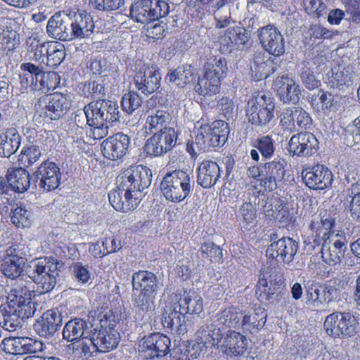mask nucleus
<instances>
[{
    "mask_svg": "<svg viewBox=\"0 0 360 360\" xmlns=\"http://www.w3.org/2000/svg\"><path fill=\"white\" fill-rule=\"evenodd\" d=\"M253 146L266 159L272 158L276 150L275 141L269 135L262 136L257 139L254 142Z\"/></svg>",
    "mask_w": 360,
    "mask_h": 360,
    "instance_id": "nucleus-52",
    "label": "nucleus"
},
{
    "mask_svg": "<svg viewBox=\"0 0 360 360\" xmlns=\"http://www.w3.org/2000/svg\"><path fill=\"white\" fill-rule=\"evenodd\" d=\"M62 309L54 308L44 312L34 328L41 337L51 338L59 331L63 325Z\"/></svg>",
    "mask_w": 360,
    "mask_h": 360,
    "instance_id": "nucleus-21",
    "label": "nucleus"
},
{
    "mask_svg": "<svg viewBox=\"0 0 360 360\" xmlns=\"http://www.w3.org/2000/svg\"><path fill=\"white\" fill-rule=\"evenodd\" d=\"M193 186V176L191 174L176 169L165 174L161 181L160 189L167 200L180 202L190 195Z\"/></svg>",
    "mask_w": 360,
    "mask_h": 360,
    "instance_id": "nucleus-3",
    "label": "nucleus"
},
{
    "mask_svg": "<svg viewBox=\"0 0 360 360\" xmlns=\"http://www.w3.org/2000/svg\"><path fill=\"white\" fill-rule=\"evenodd\" d=\"M319 142L315 135L309 131H302L293 135L288 144V150L292 155L309 157L319 149Z\"/></svg>",
    "mask_w": 360,
    "mask_h": 360,
    "instance_id": "nucleus-15",
    "label": "nucleus"
},
{
    "mask_svg": "<svg viewBox=\"0 0 360 360\" xmlns=\"http://www.w3.org/2000/svg\"><path fill=\"white\" fill-rule=\"evenodd\" d=\"M303 181L309 188L322 190L331 185L332 172L323 165H317L302 173Z\"/></svg>",
    "mask_w": 360,
    "mask_h": 360,
    "instance_id": "nucleus-29",
    "label": "nucleus"
},
{
    "mask_svg": "<svg viewBox=\"0 0 360 360\" xmlns=\"http://www.w3.org/2000/svg\"><path fill=\"white\" fill-rule=\"evenodd\" d=\"M177 132L173 127L165 128L162 131L155 132L144 146V151L151 156H161L175 146Z\"/></svg>",
    "mask_w": 360,
    "mask_h": 360,
    "instance_id": "nucleus-12",
    "label": "nucleus"
},
{
    "mask_svg": "<svg viewBox=\"0 0 360 360\" xmlns=\"http://www.w3.org/2000/svg\"><path fill=\"white\" fill-rule=\"evenodd\" d=\"M286 162L278 159L264 164V176L260 179V185L267 191L277 189L278 183L281 182L285 174Z\"/></svg>",
    "mask_w": 360,
    "mask_h": 360,
    "instance_id": "nucleus-27",
    "label": "nucleus"
},
{
    "mask_svg": "<svg viewBox=\"0 0 360 360\" xmlns=\"http://www.w3.org/2000/svg\"><path fill=\"white\" fill-rule=\"evenodd\" d=\"M284 286L269 285L265 279H259L257 285L256 294L261 300H267L271 303L278 302Z\"/></svg>",
    "mask_w": 360,
    "mask_h": 360,
    "instance_id": "nucleus-42",
    "label": "nucleus"
},
{
    "mask_svg": "<svg viewBox=\"0 0 360 360\" xmlns=\"http://www.w3.org/2000/svg\"><path fill=\"white\" fill-rule=\"evenodd\" d=\"M347 240L345 236L332 235L328 240L321 244V257L330 266L340 264L347 250Z\"/></svg>",
    "mask_w": 360,
    "mask_h": 360,
    "instance_id": "nucleus-18",
    "label": "nucleus"
},
{
    "mask_svg": "<svg viewBox=\"0 0 360 360\" xmlns=\"http://www.w3.org/2000/svg\"><path fill=\"white\" fill-rule=\"evenodd\" d=\"M264 212L281 221H288L289 214L288 210L283 209L282 204L278 200L267 202L264 206Z\"/></svg>",
    "mask_w": 360,
    "mask_h": 360,
    "instance_id": "nucleus-51",
    "label": "nucleus"
},
{
    "mask_svg": "<svg viewBox=\"0 0 360 360\" xmlns=\"http://www.w3.org/2000/svg\"><path fill=\"white\" fill-rule=\"evenodd\" d=\"M334 224V217L326 210L321 211L318 215L312 216L309 228L314 233V241L316 244H322L332 238V235H335L333 232H330Z\"/></svg>",
    "mask_w": 360,
    "mask_h": 360,
    "instance_id": "nucleus-23",
    "label": "nucleus"
},
{
    "mask_svg": "<svg viewBox=\"0 0 360 360\" xmlns=\"http://www.w3.org/2000/svg\"><path fill=\"white\" fill-rule=\"evenodd\" d=\"M63 263L53 257H44L36 259L26 270V276L41 289L42 292H48L53 289L59 272Z\"/></svg>",
    "mask_w": 360,
    "mask_h": 360,
    "instance_id": "nucleus-2",
    "label": "nucleus"
},
{
    "mask_svg": "<svg viewBox=\"0 0 360 360\" xmlns=\"http://www.w3.org/2000/svg\"><path fill=\"white\" fill-rule=\"evenodd\" d=\"M298 247L295 240L290 237H282L268 246L266 254L269 258H279L283 262L289 264L294 259Z\"/></svg>",
    "mask_w": 360,
    "mask_h": 360,
    "instance_id": "nucleus-25",
    "label": "nucleus"
},
{
    "mask_svg": "<svg viewBox=\"0 0 360 360\" xmlns=\"http://www.w3.org/2000/svg\"><path fill=\"white\" fill-rule=\"evenodd\" d=\"M307 302L314 307H319L324 304L322 285L314 284L307 290Z\"/></svg>",
    "mask_w": 360,
    "mask_h": 360,
    "instance_id": "nucleus-58",
    "label": "nucleus"
},
{
    "mask_svg": "<svg viewBox=\"0 0 360 360\" xmlns=\"http://www.w3.org/2000/svg\"><path fill=\"white\" fill-rule=\"evenodd\" d=\"M243 314L239 308H227L218 314V321L227 327L239 328L241 326L240 320L243 319Z\"/></svg>",
    "mask_w": 360,
    "mask_h": 360,
    "instance_id": "nucleus-46",
    "label": "nucleus"
},
{
    "mask_svg": "<svg viewBox=\"0 0 360 360\" xmlns=\"http://www.w3.org/2000/svg\"><path fill=\"white\" fill-rule=\"evenodd\" d=\"M171 121L170 114L162 110H151L150 114L146 119V124L148 126L149 129L157 131H162L165 128H169L167 125Z\"/></svg>",
    "mask_w": 360,
    "mask_h": 360,
    "instance_id": "nucleus-44",
    "label": "nucleus"
},
{
    "mask_svg": "<svg viewBox=\"0 0 360 360\" xmlns=\"http://www.w3.org/2000/svg\"><path fill=\"white\" fill-rule=\"evenodd\" d=\"M273 98L265 94L258 95L248 102L246 116L252 124L266 126L274 117Z\"/></svg>",
    "mask_w": 360,
    "mask_h": 360,
    "instance_id": "nucleus-9",
    "label": "nucleus"
},
{
    "mask_svg": "<svg viewBox=\"0 0 360 360\" xmlns=\"http://www.w3.org/2000/svg\"><path fill=\"white\" fill-rule=\"evenodd\" d=\"M124 4V0H89V5L99 11H115Z\"/></svg>",
    "mask_w": 360,
    "mask_h": 360,
    "instance_id": "nucleus-61",
    "label": "nucleus"
},
{
    "mask_svg": "<svg viewBox=\"0 0 360 360\" xmlns=\"http://www.w3.org/2000/svg\"><path fill=\"white\" fill-rule=\"evenodd\" d=\"M90 328L85 320L80 318H75L68 321L63 329V339L70 342H75L81 338H86Z\"/></svg>",
    "mask_w": 360,
    "mask_h": 360,
    "instance_id": "nucleus-32",
    "label": "nucleus"
},
{
    "mask_svg": "<svg viewBox=\"0 0 360 360\" xmlns=\"http://www.w3.org/2000/svg\"><path fill=\"white\" fill-rule=\"evenodd\" d=\"M326 333L334 338L347 339L357 335L360 323L350 312L335 311L328 315L323 323Z\"/></svg>",
    "mask_w": 360,
    "mask_h": 360,
    "instance_id": "nucleus-5",
    "label": "nucleus"
},
{
    "mask_svg": "<svg viewBox=\"0 0 360 360\" xmlns=\"http://www.w3.org/2000/svg\"><path fill=\"white\" fill-rule=\"evenodd\" d=\"M109 202L115 210L123 212L135 209L140 202V196L128 195L117 188L108 194Z\"/></svg>",
    "mask_w": 360,
    "mask_h": 360,
    "instance_id": "nucleus-35",
    "label": "nucleus"
},
{
    "mask_svg": "<svg viewBox=\"0 0 360 360\" xmlns=\"http://www.w3.org/2000/svg\"><path fill=\"white\" fill-rule=\"evenodd\" d=\"M31 214L25 207L19 206L12 210L11 221L17 228L23 229L30 224Z\"/></svg>",
    "mask_w": 360,
    "mask_h": 360,
    "instance_id": "nucleus-55",
    "label": "nucleus"
},
{
    "mask_svg": "<svg viewBox=\"0 0 360 360\" xmlns=\"http://www.w3.org/2000/svg\"><path fill=\"white\" fill-rule=\"evenodd\" d=\"M201 120L204 122L203 118ZM229 134V125L224 121L215 120L212 124L202 122L195 141L202 150H206L210 147L222 146L227 141Z\"/></svg>",
    "mask_w": 360,
    "mask_h": 360,
    "instance_id": "nucleus-6",
    "label": "nucleus"
},
{
    "mask_svg": "<svg viewBox=\"0 0 360 360\" xmlns=\"http://www.w3.org/2000/svg\"><path fill=\"white\" fill-rule=\"evenodd\" d=\"M60 168L53 162L44 161L32 174V187L39 191H51L60 185Z\"/></svg>",
    "mask_w": 360,
    "mask_h": 360,
    "instance_id": "nucleus-10",
    "label": "nucleus"
},
{
    "mask_svg": "<svg viewBox=\"0 0 360 360\" xmlns=\"http://www.w3.org/2000/svg\"><path fill=\"white\" fill-rule=\"evenodd\" d=\"M32 175L22 167L11 168L7 171L6 179L8 185L13 191L18 193L26 191L30 186H32Z\"/></svg>",
    "mask_w": 360,
    "mask_h": 360,
    "instance_id": "nucleus-36",
    "label": "nucleus"
},
{
    "mask_svg": "<svg viewBox=\"0 0 360 360\" xmlns=\"http://www.w3.org/2000/svg\"><path fill=\"white\" fill-rule=\"evenodd\" d=\"M9 306L16 309V313L23 320L33 316L36 310L35 302L32 301L30 297H26L22 300L19 297L18 300H14Z\"/></svg>",
    "mask_w": 360,
    "mask_h": 360,
    "instance_id": "nucleus-48",
    "label": "nucleus"
},
{
    "mask_svg": "<svg viewBox=\"0 0 360 360\" xmlns=\"http://www.w3.org/2000/svg\"><path fill=\"white\" fill-rule=\"evenodd\" d=\"M48 35L60 41H72L71 11H60L52 15L46 26Z\"/></svg>",
    "mask_w": 360,
    "mask_h": 360,
    "instance_id": "nucleus-19",
    "label": "nucleus"
},
{
    "mask_svg": "<svg viewBox=\"0 0 360 360\" xmlns=\"http://www.w3.org/2000/svg\"><path fill=\"white\" fill-rule=\"evenodd\" d=\"M204 69L205 75L221 80L225 77L228 70L227 63L225 58L221 56H212L207 58Z\"/></svg>",
    "mask_w": 360,
    "mask_h": 360,
    "instance_id": "nucleus-38",
    "label": "nucleus"
},
{
    "mask_svg": "<svg viewBox=\"0 0 360 360\" xmlns=\"http://www.w3.org/2000/svg\"><path fill=\"white\" fill-rule=\"evenodd\" d=\"M259 279H265L269 285L284 286V277L283 274L274 268H268L263 272Z\"/></svg>",
    "mask_w": 360,
    "mask_h": 360,
    "instance_id": "nucleus-62",
    "label": "nucleus"
},
{
    "mask_svg": "<svg viewBox=\"0 0 360 360\" xmlns=\"http://www.w3.org/2000/svg\"><path fill=\"white\" fill-rule=\"evenodd\" d=\"M145 34L150 38L160 39L164 36L167 24L162 21H151L145 24Z\"/></svg>",
    "mask_w": 360,
    "mask_h": 360,
    "instance_id": "nucleus-59",
    "label": "nucleus"
},
{
    "mask_svg": "<svg viewBox=\"0 0 360 360\" xmlns=\"http://www.w3.org/2000/svg\"><path fill=\"white\" fill-rule=\"evenodd\" d=\"M328 75L333 79V83L336 82L337 84L346 85L347 86H352L353 84L354 74L350 72L348 68H345L341 65L331 68Z\"/></svg>",
    "mask_w": 360,
    "mask_h": 360,
    "instance_id": "nucleus-50",
    "label": "nucleus"
},
{
    "mask_svg": "<svg viewBox=\"0 0 360 360\" xmlns=\"http://www.w3.org/2000/svg\"><path fill=\"white\" fill-rule=\"evenodd\" d=\"M41 155V150L38 146L32 145L26 148H23L20 156H21V161L24 160L25 158L27 161V167L31 166L37 162Z\"/></svg>",
    "mask_w": 360,
    "mask_h": 360,
    "instance_id": "nucleus-64",
    "label": "nucleus"
},
{
    "mask_svg": "<svg viewBox=\"0 0 360 360\" xmlns=\"http://www.w3.org/2000/svg\"><path fill=\"white\" fill-rule=\"evenodd\" d=\"M202 299L199 295L184 293V297L177 303L182 305L181 309L186 314H199L202 311Z\"/></svg>",
    "mask_w": 360,
    "mask_h": 360,
    "instance_id": "nucleus-49",
    "label": "nucleus"
},
{
    "mask_svg": "<svg viewBox=\"0 0 360 360\" xmlns=\"http://www.w3.org/2000/svg\"><path fill=\"white\" fill-rule=\"evenodd\" d=\"M46 57V65L55 68L59 65L65 58V49L63 44L56 41H49Z\"/></svg>",
    "mask_w": 360,
    "mask_h": 360,
    "instance_id": "nucleus-47",
    "label": "nucleus"
},
{
    "mask_svg": "<svg viewBox=\"0 0 360 360\" xmlns=\"http://www.w3.org/2000/svg\"><path fill=\"white\" fill-rule=\"evenodd\" d=\"M170 339L160 333L145 336L139 342V350L146 359L165 356L169 351Z\"/></svg>",
    "mask_w": 360,
    "mask_h": 360,
    "instance_id": "nucleus-16",
    "label": "nucleus"
},
{
    "mask_svg": "<svg viewBox=\"0 0 360 360\" xmlns=\"http://www.w3.org/2000/svg\"><path fill=\"white\" fill-rule=\"evenodd\" d=\"M194 79V70L191 65L179 67L167 74L166 79L179 86L189 84Z\"/></svg>",
    "mask_w": 360,
    "mask_h": 360,
    "instance_id": "nucleus-45",
    "label": "nucleus"
},
{
    "mask_svg": "<svg viewBox=\"0 0 360 360\" xmlns=\"http://www.w3.org/2000/svg\"><path fill=\"white\" fill-rule=\"evenodd\" d=\"M250 38V33L243 27H234L229 28L226 31L225 43L236 44H245Z\"/></svg>",
    "mask_w": 360,
    "mask_h": 360,
    "instance_id": "nucleus-53",
    "label": "nucleus"
},
{
    "mask_svg": "<svg viewBox=\"0 0 360 360\" xmlns=\"http://www.w3.org/2000/svg\"><path fill=\"white\" fill-rule=\"evenodd\" d=\"M249 202H244L240 209L243 219L248 222H252L256 218V210L255 206L257 202V198L255 192L249 193Z\"/></svg>",
    "mask_w": 360,
    "mask_h": 360,
    "instance_id": "nucleus-56",
    "label": "nucleus"
},
{
    "mask_svg": "<svg viewBox=\"0 0 360 360\" xmlns=\"http://www.w3.org/2000/svg\"><path fill=\"white\" fill-rule=\"evenodd\" d=\"M21 321H24L9 304L6 307H0V325L8 331H15L21 327Z\"/></svg>",
    "mask_w": 360,
    "mask_h": 360,
    "instance_id": "nucleus-43",
    "label": "nucleus"
},
{
    "mask_svg": "<svg viewBox=\"0 0 360 360\" xmlns=\"http://www.w3.org/2000/svg\"><path fill=\"white\" fill-rule=\"evenodd\" d=\"M94 28L93 18L86 11H71V37H72V40L91 38Z\"/></svg>",
    "mask_w": 360,
    "mask_h": 360,
    "instance_id": "nucleus-26",
    "label": "nucleus"
},
{
    "mask_svg": "<svg viewBox=\"0 0 360 360\" xmlns=\"http://www.w3.org/2000/svg\"><path fill=\"white\" fill-rule=\"evenodd\" d=\"M151 170L146 166H131L116 178L117 188L128 195L141 198V192L151 184Z\"/></svg>",
    "mask_w": 360,
    "mask_h": 360,
    "instance_id": "nucleus-4",
    "label": "nucleus"
},
{
    "mask_svg": "<svg viewBox=\"0 0 360 360\" xmlns=\"http://www.w3.org/2000/svg\"><path fill=\"white\" fill-rule=\"evenodd\" d=\"M131 284L133 292L139 291L134 297V306L139 311H153L155 300L161 286L157 276L149 271H139L133 274Z\"/></svg>",
    "mask_w": 360,
    "mask_h": 360,
    "instance_id": "nucleus-1",
    "label": "nucleus"
},
{
    "mask_svg": "<svg viewBox=\"0 0 360 360\" xmlns=\"http://www.w3.org/2000/svg\"><path fill=\"white\" fill-rule=\"evenodd\" d=\"M169 8L164 0H139L131 5L129 15L136 22L146 24L166 17Z\"/></svg>",
    "mask_w": 360,
    "mask_h": 360,
    "instance_id": "nucleus-7",
    "label": "nucleus"
},
{
    "mask_svg": "<svg viewBox=\"0 0 360 360\" xmlns=\"http://www.w3.org/2000/svg\"><path fill=\"white\" fill-rule=\"evenodd\" d=\"M246 340V338L240 333L231 331L221 337L217 345L225 354L238 356L243 355L247 349Z\"/></svg>",
    "mask_w": 360,
    "mask_h": 360,
    "instance_id": "nucleus-30",
    "label": "nucleus"
},
{
    "mask_svg": "<svg viewBox=\"0 0 360 360\" xmlns=\"http://www.w3.org/2000/svg\"><path fill=\"white\" fill-rule=\"evenodd\" d=\"M142 102V98L136 91H130L122 96L121 105L123 110L131 114L141 107Z\"/></svg>",
    "mask_w": 360,
    "mask_h": 360,
    "instance_id": "nucleus-54",
    "label": "nucleus"
},
{
    "mask_svg": "<svg viewBox=\"0 0 360 360\" xmlns=\"http://www.w3.org/2000/svg\"><path fill=\"white\" fill-rule=\"evenodd\" d=\"M215 27L221 29L230 25L231 22V9L228 7L218 9L214 12Z\"/></svg>",
    "mask_w": 360,
    "mask_h": 360,
    "instance_id": "nucleus-63",
    "label": "nucleus"
},
{
    "mask_svg": "<svg viewBox=\"0 0 360 360\" xmlns=\"http://www.w3.org/2000/svg\"><path fill=\"white\" fill-rule=\"evenodd\" d=\"M272 86L280 101L284 103H296L299 101L301 88L288 74H279L274 78Z\"/></svg>",
    "mask_w": 360,
    "mask_h": 360,
    "instance_id": "nucleus-17",
    "label": "nucleus"
},
{
    "mask_svg": "<svg viewBox=\"0 0 360 360\" xmlns=\"http://www.w3.org/2000/svg\"><path fill=\"white\" fill-rule=\"evenodd\" d=\"M90 332H88L86 339H89L98 352H108L115 349L119 343V333L116 330L108 332L106 328H94V325L90 323Z\"/></svg>",
    "mask_w": 360,
    "mask_h": 360,
    "instance_id": "nucleus-20",
    "label": "nucleus"
},
{
    "mask_svg": "<svg viewBox=\"0 0 360 360\" xmlns=\"http://www.w3.org/2000/svg\"><path fill=\"white\" fill-rule=\"evenodd\" d=\"M21 136L15 127H10L0 134V157L10 158L20 146Z\"/></svg>",
    "mask_w": 360,
    "mask_h": 360,
    "instance_id": "nucleus-33",
    "label": "nucleus"
},
{
    "mask_svg": "<svg viewBox=\"0 0 360 360\" xmlns=\"http://www.w3.org/2000/svg\"><path fill=\"white\" fill-rule=\"evenodd\" d=\"M220 177V169L216 162L203 161L198 168L197 183L204 188L214 186Z\"/></svg>",
    "mask_w": 360,
    "mask_h": 360,
    "instance_id": "nucleus-31",
    "label": "nucleus"
},
{
    "mask_svg": "<svg viewBox=\"0 0 360 360\" xmlns=\"http://www.w3.org/2000/svg\"><path fill=\"white\" fill-rule=\"evenodd\" d=\"M84 112L89 125L107 124L119 120L118 105L110 100L98 99L90 102L84 108Z\"/></svg>",
    "mask_w": 360,
    "mask_h": 360,
    "instance_id": "nucleus-8",
    "label": "nucleus"
},
{
    "mask_svg": "<svg viewBox=\"0 0 360 360\" xmlns=\"http://www.w3.org/2000/svg\"><path fill=\"white\" fill-rule=\"evenodd\" d=\"M200 252L203 257L208 258L211 262L219 260L223 256L222 250L212 242L203 243Z\"/></svg>",
    "mask_w": 360,
    "mask_h": 360,
    "instance_id": "nucleus-60",
    "label": "nucleus"
},
{
    "mask_svg": "<svg viewBox=\"0 0 360 360\" xmlns=\"http://www.w3.org/2000/svg\"><path fill=\"white\" fill-rule=\"evenodd\" d=\"M311 124L312 119L309 114L300 107L284 108L280 115V125L285 131L292 132L307 129Z\"/></svg>",
    "mask_w": 360,
    "mask_h": 360,
    "instance_id": "nucleus-14",
    "label": "nucleus"
},
{
    "mask_svg": "<svg viewBox=\"0 0 360 360\" xmlns=\"http://www.w3.org/2000/svg\"><path fill=\"white\" fill-rule=\"evenodd\" d=\"M25 264V260H20L19 262L17 259L15 262L9 259H4L0 270L6 278L20 282L23 280V271Z\"/></svg>",
    "mask_w": 360,
    "mask_h": 360,
    "instance_id": "nucleus-40",
    "label": "nucleus"
},
{
    "mask_svg": "<svg viewBox=\"0 0 360 360\" xmlns=\"http://www.w3.org/2000/svg\"><path fill=\"white\" fill-rule=\"evenodd\" d=\"M303 4L310 15L319 18L327 13V2L323 0H304Z\"/></svg>",
    "mask_w": 360,
    "mask_h": 360,
    "instance_id": "nucleus-57",
    "label": "nucleus"
},
{
    "mask_svg": "<svg viewBox=\"0 0 360 360\" xmlns=\"http://www.w3.org/2000/svg\"><path fill=\"white\" fill-rule=\"evenodd\" d=\"M266 316L265 309L259 307L252 314H243L241 326L244 330L250 333H257L264 326Z\"/></svg>",
    "mask_w": 360,
    "mask_h": 360,
    "instance_id": "nucleus-37",
    "label": "nucleus"
},
{
    "mask_svg": "<svg viewBox=\"0 0 360 360\" xmlns=\"http://www.w3.org/2000/svg\"><path fill=\"white\" fill-rule=\"evenodd\" d=\"M251 70L255 72V76L262 79L267 78L276 71V66L272 60H264V54L257 53L253 58Z\"/></svg>",
    "mask_w": 360,
    "mask_h": 360,
    "instance_id": "nucleus-39",
    "label": "nucleus"
},
{
    "mask_svg": "<svg viewBox=\"0 0 360 360\" xmlns=\"http://www.w3.org/2000/svg\"><path fill=\"white\" fill-rule=\"evenodd\" d=\"M181 304L175 302L171 307H166L164 309L162 319V323L165 328L178 334H184L185 330V328L182 329V325L180 323L181 319L184 318V314H186L181 309Z\"/></svg>",
    "mask_w": 360,
    "mask_h": 360,
    "instance_id": "nucleus-34",
    "label": "nucleus"
},
{
    "mask_svg": "<svg viewBox=\"0 0 360 360\" xmlns=\"http://www.w3.org/2000/svg\"><path fill=\"white\" fill-rule=\"evenodd\" d=\"M259 39L262 48L274 56L285 53L284 39L274 25H266L259 29Z\"/></svg>",
    "mask_w": 360,
    "mask_h": 360,
    "instance_id": "nucleus-22",
    "label": "nucleus"
},
{
    "mask_svg": "<svg viewBox=\"0 0 360 360\" xmlns=\"http://www.w3.org/2000/svg\"><path fill=\"white\" fill-rule=\"evenodd\" d=\"M130 137L119 132L104 140L101 146L103 156L110 160L122 158L128 152Z\"/></svg>",
    "mask_w": 360,
    "mask_h": 360,
    "instance_id": "nucleus-24",
    "label": "nucleus"
},
{
    "mask_svg": "<svg viewBox=\"0 0 360 360\" xmlns=\"http://www.w3.org/2000/svg\"><path fill=\"white\" fill-rule=\"evenodd\" d=\"M161 77L160 72L154 68H146L136 72L134 77L136 89L141 93L149 95L160 87Z\"/></svg>",
    "mask_w": 360,
    "mask_h": 360,
    "instance_id": "nucleus-28",
    "label": "nucleus"
},
{
    "mask_svg": "<svg viewBox=\"0 0 360 360\" xmlns=\"http://www.w3.org/2000/svg\"><path fill=\"white\" fill-rule=\"evenodd\" d=\"M70 106L69 101L61 93L45 94L35 104L37 110L51 120H57L65 115Z\"/></svg>",
    "mask_w": 360,
    "mask_h": 360,
    "instance_id": "nucleus-11",
    "label": "nucleus"
},
{
    "mask_svg": "<svg viewBox=\"0 0 360 360\" xmlns=\"http://www.w3.org/2000/svg\"><path fill=\"white\" fill-rule=\"evenodd\" d=\"M0 349L6 354L22 355L41 352L44 344L27 337H8L1 340Z\"/></svg>",
    "mask_w": 360,
    "mask_h": 360,
    "instance_id": "nucleus-13",
    "label": "nucleus"
},
{
    "mask_svg": "<svg viewBox=\"0 0 360 360\" xmlns=\"http://www.w3.org/2000/svg\"><path fill=\"white\" fill-rule=\"evenodd\" d=\"M221 80L216 77L205 75L199 77L195 91L203 97H210L219 91Z\"/></svg>",
    "mask_w": 360,
    "mask_h": 360,
    "instance_id": "nucleus-41",
    "label": "nucleus"
}]
</instances>
